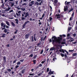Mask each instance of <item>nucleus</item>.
<instances>
[{"label": "nucleus", "mask_w": 77, "mask_h": 77, "mask_svg": "<svg viewBox=\"0 0 77 77\" xmlns=\"http://www.w3.org/2000/svg\"><path fill=\"white\" fill-rule=\"evenodd\" d=\"M76 43H77L76 41L75 42H72V44H76Z\"/></svg>", "instance_id": "45"}, {"label": "nucleus", "mask_w": 77, "mask_h": 77, "mask_svg": "<svg viewBox=\"0 0 77 77\" xmlns=\"http://www.w3.org/2000/svg\"><path fill=\"white\" fill-rule=\"evenodd\" d=\"M3 27H4V28H5L6 27V25L4 24V25L3 26Z\"/></svg>", "instance_id": "63"}, {"label": "nucleus", "mask_w": 77, "mask_h": 77, "mask_svg": "<svg viewBox=\"0 0 77 77\" xmlns=\"http://www.w3.org/2000/svg\"><path fill=\"white\" fill-rule=\"evenodd\" d=\"M75 30H77V26H75Z\"/></svg>", "instance_id": "64"}, {"label": "nucleus", "mask_w": 77, "mask_h": 77, "mask_svg": "<svg viewBox=\"0 0 77 77\" xmlns=\"http://www.w3.org/2000/svg\"><path fill=\"white\" fill-rule=\"evenodd\" d=\"M66 43V42L65 41H63L61 43V44H65Z\"/></svg>", "instance_id": "19"}, {"label": "nucleus", "mask_w": 77, "mask_h": 77, "mask_svg": "<svg viewBox=\"0 0 77 77\" xmlns=\"http://www.w3.org/2000/svg\"><path fill=\"white\" fill-rule=\"evenodd\" d=\"M34 1H31L28 4L29 6H32V5H34Z\"/></svg>", "instance_id": "3"}, {"label": "nucleus", "mask_w": 77, "mask_h": 77, "mask_svg": "<svg viewBox=\"0 0 77 77\" xmlns=\"http://www.w3.org/2000/svg\"><path fill=\"white\" fill-rule=\"evenodd\" d=\"M34 64H35L36 63V60H34L33 61Z\"/></svg>", "instance_id": "47"}, {"label": "nucleus", "mask_w": 77, "mask_h": 77, "mask_svg": "<svg viewBox=\"0 0 77 77\" xmlns=\"http://www.w3.org/2000/svg\"><path fill=\"white\" fill-rule=\"evenodd\" d=\"M11 25L13 26V27H15V23L13 22H11Z\"/></svg>", "instance_id": "13"}, {"label": "nucleus", "mask_w": 77, "mask_h": 77, "mask_svg": "<svg viewBox=\"0 0 77 77\" xmlns=\"http://www.w3.org/2000/svg\"><path fill=\"white\" fill-rule=\"evenodd\" d=\"M47 72H48L49 71V68H47Z\"/></svg>", "instance_id": "52"}, {"label": "nucleus", "mask_w": 77, "mask_h": 77, "mask_svg": "<svg viewBox=\"0 0 77 77\" xmlns=\"http://www.w3.org/2000/svg\"><path fill=\"white\" fill-rule=\"evenodd\" d=\"M43 51H44L43 50H42L40 52V54H42L43 53Z\"/></svg>", "instance_id": "42"}, {"label": "nucleus", "mask_w": 77, "mask_h": 77, "mask_svg": "<svg viewBox=\"0 0 77 77\" xmlns=\"http://www.w3.org/2000/svg\"><path fill=\"white\" fill-rule=\"evenodd\" d=\"M41 42H39L37 45V47H39V45H41Z\"/></svg>", "instance_id": "10"}, {"label": "nucleus", "mask_w": 77, "mask_h": 77, "mask_svg": "<svg viewBox=\"0 0 77 77\" xmlns=\"http://www.w3.org/2000/svg\"><path fill=\"white\" fill-rule=\"evenodd\" d=\"M12 12H14L13 10H11L8 13H12Z\"/></svg>", "instance_id": "29"}, {"label": "nucleus", "mask_w": 77, "mask_h": 77, "mask_svg": "<svg viewBox=\"0 0 77 77\" xmlns=\"http://www.w3.org/2000/svg\"><path fill=\"white\" fill-rule=\"evenodd\" d=\"M3 60L4 62H6V57L4 56L3 57Z\"/></svg>", "instance_id": "11"}, {"label": "nucleus", "mask_w": 77, "mask_h": 77, "mask_svg": "<svg viewBox=\"0 0 77 77\" xmlns=\"http://www.w3.org/2000/svg\"><path fill=\"white\" fill-rule=\"evenodd\" d=\"M23 6H24V5H27V4L26 3H24L22 4Z\"/></svg>", "instance_id": "43"}, {"label": "nucleus", "mask_w": 77, "mask_h": 77, "mask_svg": "<svg viewBox=\"0 0 77 77\" xmlns=\"http://www.w3.org/2000/svg\"><path fill=\"white\" fill-rule=\"evenodd\" d=\"M72 35L73 36V37H75V36H76V33L73 34Z\"/></svg>", "instance_id": "27"}, {"label": "nucleus", "mask_w": 77, "mask_h": 77, "mask_svg": "<svg viewBox=\"0 0 77 77\" xmlns=\"http://www.w3.org/2000/svg\"><path fill=\"white\" fill-rule=\"evenodd\" d=\"M42 73H40L39 74H38L37 75H38V76H40V75H42Z\"/></svg>", "instance_id": "36"}, {"label": "nucleus", "mask_w": 77, "mask_h": 77, "mask_svg": "<svg viewBox=\"0 0 77 77\" xmlns=\"http://www.w3.org/2000/svg\"><path fill=\"white\" fill-rule=\"evenodd\" d=\"M29 36H30V35L29 34H26L25 35V38L26 39H27L29 37Z\"/></svg>", "instance_id": "8"}, {"label": "nucleus", "mask_w": 77, "mask_h": 77, "mask_svg": "<svg viewBox=\"0 0 77 77\" xmlns=\"http://www.w3.org/2000/svg\"><path fill=\"white\" fill-rule=\"evenodd\" d=\"M33 56V54H31L29 56V57H32Z\"/></svg>", "instance_id": "32"}, {"label": "nucleus", "mask_w": 77, "mask_h": 77, "mask_svg": "<svg viewBox=\"0 0 77 77\" xmlns=\"http://www.w3.org/2000/svg\"><path fill=\"white\" fill-rule=\"evenodd\" d=\"M25 26H26V24L24 23V24H23L22 26L23 27V28H24V27H25Z\"/></svg>", "instance_id": "41"}, {"label": "nucleus", "mask_w": 77, "mask_h": 77, "mask_svg": "<svg viewBox=\"0 0 77 77\" xmlns=\"http://www.w3.org/2000/svg\"><path fill=\"white\" fill-rule=\"evenodd\" d=\"M4 32H5V33H6V32H7V29H5Z\"/></svg>", "instance_id": "39"}, {"label": "nucleus", "mask_w": 77, "mask_h": 77, "mask_svg": "<svg viewBox=\"0 0 77 77\" xmlns=\"http://www.w3.org/2000/svg\"><path fill=\"white\" fill-rule=\"evenodd\" d=\"M16 23L17 24H18V20L17 19H15Z\"/></svg>", "instance_id": "16"}, {"label": "nucleus", "mask_w": 77, "mask_h": 77, "mask_svg": "<svg viewBox=\"0 0 77 77\" xmlns=\"http://www.w3.org/2000/svg\"><path fill=\"white\" fill-rule=\"evenodd\" d=\"M7 70L8 71H11V69H7Z\"/></svg>", "instance_id": "57"}, {"label": "nucleus", "mask_w": 77, "mask_h": 77, "mask_svg": "<svg viewBox=\"0 0 77 77\" xmlns=\"http://www.w3.org/2000/svg\"><path fill=\"white\" fill-rule=\"evenodd\" d=\"M14 71H11V74H14Z\"/></svg>", "instance_id": "62"}, {"label": "nucleus", "mask_w": 77, "mask_h": 77, "mask_svg": "<svg viewBox=\"0 0 77 77\" xmlns=\"http://www.w3.org/2000/svg\"><path fill=\"white\" fill-rule=\"evenodd\" d=\"M18 1H15V3L16 4V6H18Z\"/></svg>", "instance_id": "30"}, {"label": "nucleus", "mask_w": 77, "mask_h": 77, "mask_svg": "<svg viewBox=\"0 0 77 77\" xmlns=\"http://www.w3.org/2000/svg\"><path fill=\"white\" fill-rule=\"evenodd\" d=\"M56 17H57V19L59 20L60 18H61V17H63V16L62 15L57 14L56 15Z\"/></svg>", "instance_id": "4"}, {"label": "nucleus", "mask_w": 77, "mask_h": 77, "mask_svg": "<svg viewBox=\"0 0 77 77\" xmlns=\"http://www.w3.org/2000/svg\"><path fill=\"white\" fill-rule=\"evenodd\" d=\"M5 35H6V34H2L1 37H2V38H5Z\"/></svg>", "instance_id": "12"}, {"label": "nucleus", "mask_w": 77, "mask_h": 77, "mask_svg": "<svg viewBox=\"0 0 77 77\" xmlns=\"http://www.w3.org/2000/svg\"><path fill=\"white\" fill-rule=\"evenodd\" d=\"M23 61H24V60H20V61L21 62H23Z\"/></svg>", "instance_id": "48"}, {"label": "nucleus", "mask_w": 77, "mask_h": 77, "mask_svg": "<svg viewBox=\"0 0 77 77\" xmlns=\"http://www.w3.org/2000/svg\"><path fill=\"white\" fill-rule=\"evenodd\" d=\"M24 71H25V70L23 69L22 71V74H24Z\"/></svg>", "instance_id": "33"}, {"label": "nucleus", "mask_w": 77, "mask_h": 77, "mask_svg": "<svg viewBox=\"0 0 77 77\" xmlns=\"http://www.w3.org/2000/svg\"><path fill=\"white\" fill-rule=\"evenodd\" d=\"M23 14H24V15H26L25 16V18H26L28 16H29V12H28L27 13L24 12L23 13Z\"/></svg>", "instance_id": "6"}, {"label": "nucleus", "mask_w": 77, "mask_h": 77, "mask_svg": "<svg viewBox=\"0 0 77 77\" xmlns=\"http://www.w3.org/2000/svg\"><path fill=\"white\" fill-rule=\"evenodd\" d=\"M33 75V74L30 73L29 74V75Z\"/></svg>", "instance_id": "61"}, {"label": "nucleus", "mask_w": 77, "mask_h": 77, "mask_svg": "<svg viewBox=\"0 0 77 77\" xmlns=\"http://www.w3.org/2000/svg\"><path fill=\"white\" fill-rule=\"evenodd\" d=\"M45 16V14H43L42 15V18H43V17H44V16Z\"/></svg>", "instance_id": "54"}, {"label": "nucleus", "mask_w": 77, "mask_h": 77, "mask_svg": "<svg viewBox=\"0 0 77 77\" xmlns=\"http://www.w3.org/2000/svg\"><path fill=\"white\" fill-rule=\"evenodd\" d=\"M46 38H47V36H45V37L43 38V41H45V39H46Z\"/></svg>", "instance_id": "37"}, {"label": "nucleus", "mask_w": 77, "mask_h": 77, "mask_svg": "<svg viewBox=\"0 0 77 77\" xmlns=\"http://www.w3.org/2000/svg\"><path fill=\"white\" fill-rule=\"evenodd\" d=\"M45 60H44V61H42L41 62V63L43 64L44 63H45Z\"/></svg>", "instance_id": "34"}, {"label": "nucleus", "mask_w": 77, "mask_h": 77, "mask_svg": "<svg viewBox=\"0 0 77 77\" xmlns=\"http://www.w3.org/2000/svg\"><path fill=\"white\" fill-rule=\"evenodd\" d=\"M1 27H3V26H4V23H1Z\"/></svg>", "instance_id": "25"}, {"label": "nucleus", "mask_w": 77, "mask_h": 77, "mask_svg": "<svg viewBox=\"0 0 77 77\" xmlns=\"http://www.w3.org/2000/svg\"><path fill=\"white\" fill-rule=\"evenodd\" d=\"M18 32V30H16V31L14 32V34H16Z\"/></svg>", "instance_id": "40"}, {"label": "nucleus", "mask_w": 77, "mask_h": 77, "mask_svg": "<svg viewBox=\"0 0 77 77\" xmlns=\"http://www.w3.org/2000/svg\"><path fill=\"white\" fill-rule=\"evenodd\" d=\"M72 28V27H68V31H70V30H71Z\"/></svg>", "instance_id": "17"}, {"label": "nucleus", "mask_w": 77, "mask_h": 77, "mask_svg": "<svg viewBox=\"0 0 77 77\" xmlns=\"http://www.w3.org/2000/svg\"><path fill=\"white\" fill-rule=\"evenodd\" d=\"M21 63H20V62H18L17 63V65H20V64Z\"/></svg>", "instance_id": "38"}, {"label": "nucleus", "mask_w": 77, "mask_h": 77, "mask_svg": "<svg viewBox=\"0 0 77 77\" xmlns=\"http://www.w3.org/2000/svg\"><path fill=\"white\" fill-rule=\"evenodd\" d=\"M72 56H77V54L76 53H74L72 54Z\"/></svg>", "instance_id": "31"}, {"label": "nucleus", "mask_w": 77, "mask_h": 77, "mask_svg": "<svg viewBox=\"0 0 77 77\" xmlns=\"http://www.w3.org/2000/svg\"><path fill=\"white\" fill-rule=\"evenodd\" d=\"M43 37H42L41 38V41H43Z\"/></svg>", "instance_id": "51"}, {"label": "nucleus", "mask_w": 77, "mask_h": 77, "mask_svg": "<svg viewBox=\"0 0 77 77\" xmlns=\"http://www.w3.org/2000/svg\"><path fill=\"white\" fill-rule=\"evenodd\" d=\"M64 12H66V11L68 10V7L67 6L64 7Z\"/></svg>", "instance_id": "7"}, {"label": "nucleus", "mask_w": 77, "mask_h": 77, "mask_svg": "<svg viewBox=\"0 0 77 77\" xmlns=\"http://www.w3.org/2000/svg\"><path fill=\"white\" fill-rule=\"evenodd\" d=\"M69 52H72V51H73V50H69Z\"/></svg>", "instance_id": "50"}, {"label": "nucleus", "mask_w": 77, "mask_h": 77, "mask_svg": "<svg viewBox=\"0 0 77 77\" xmlns=\"http://www.w3.org/2000/svg\"><path fill=\"white\" fill-rule=\"evenodd\" d=\"M69 62H70V60L69 59L68 60H67V62H68V63H69Z\"/></svg>", "instance_id": "53"}, {"label": "nucleus", "mask_w": 77, "mask_h": 77, "mask_svg": "<svg viewBox=\"0 0 77 77\" xmlns=\"http://www.w3.org/2000/svg\"><path fill=\"white\" fill-rule=\"evenodd\" d=\"M49 74H54V72H49Z\"/></svg>", "instance_id": "18"}, {"label": "nucleus", "mask_w": 77, "mask_h": 77, "mask_svg": "<svg viewBox=\"0 0 77 77\" xmlns=\"http://www.w3.org/2000/svg\"><path fill=\"white\" fill-rule=\"evenodd\" d=\"M33 38H34V41H36V34H34V36Z\"/></svg>", "instance_id": "15"}, {"label": "nucleus", "mask_w": 77, "mask_h": 77, "mask_svg": "<svg viewBox=\"0 0 77 77\" xmlns=\"http://www.w3.org/2000/svg\"><path fill=\"white\" fill-rule=\"evenodd\" d=\"M61 55L62 57H63L64 56V55H63V54H61Z\"/></svg>", "instance_id": "55"}, {"label": "nucleus", "mask_w": 77, "mask_h": 77, "mask_svg": "<svg viewBox=\"0 0 77 77\" xmlns=\"http://www.w3.org/2000/svg\"><path fill=\"white\" fill-rule=\"evenodd\" d=\"M52 20H53V18H52V17H49V21H52Z\"/></svg>", "instance_id": "22"}, {"label": "nucleus", "mask_w": 77, "mask_h": 77, "mask_svg": "<svg viewBox=\"0 0 77 77\" xmlns=\"http://www.w3.org/2000/svg\"><path fill=\"white\" fill-rule=\"evenodd\" d=\"M5 23L6 24L8 25V26H10V24H9V22H8V21H6Z\"/></svg>", "instance_id": "9"}, {"label": "nucleus", "mask_w": 77, "mask_h": 77, "mask_svg": "<svg viewBox=\"0 0 77 77\" xmlns=\"http://www.w3.org/2000/svg\"><path fill=\"white\" fill-rule=\"evenodd\" d=\"M30 23V21H27L24 24H25V25H26V24H27V23Z\"/></svg>", "instance_id": "21"}, {"label": "nucleus", "mask_w": 77, "mask_h": 77, "mask_svg": "<svg viewBox=\"0 0 77 77\" xmlns=\"http://www.w3.org/2000/svg\"><path fill=\"white\" fill-rule=\"evenodd\" d=\"M59 51H60V52H62L63 53H65L64 50L62 49H60L59 50V51L58 50H57L55 52L57 53V54H59Z\"/></svg>", "instance_id": "2"}, {"label": "nucleus", "mask_w": 77, "mask_h": 77, "mask_svg": "<svg viewBox=\"0 0 77 77\" xmlns=\"http://www.w3.org/2000/svg\"><path fill=\"white\" fill-rule=\"evenodd\" d=\"M71 11H72V9H71L69 11V12H71Z\"/></svg>", "instance_id": "49"}, {"label": "nucleus", "mask_w": 77, "mask_h": 77, "mask_svg": "<svg viewBox=\"0 0 77 77\" xmlns=\"http://www.w3.org/2000/svg\"><path fill=\"white\" fill-rule=\"evenodd\" d=\"M74 12H73L72 13V14L71 17L72 18H73V17H74Z\"/></svg>", "instance_id": "26"}, {"label": "nucleus", "mask_w": 77, "mask_h": 77, "mask_svg": "<svg viewBox=\"0 0 77 77\" xmlns=\"http://www.w3.org/2000/svg\"><path fill=\"white\" fill-rule=\"evenodd\" d=\"M61 48L62 47H61V46L60 45H59L58 46V49L59 48L60 49V48Z\"/></svg>", "instance_id": "23"}, {"label": "nucleus", "mask_w": 77, "mask_h": 77, "mask_svg": "<svg viewBox=\"0 0 77 77\" xmlns=\"http://www.w3.org/2000/svg\"><path fill=\"white\" fill-rule=\"evenodd\" d=\"M35 5H37V6H38L39 5V2H36L35 3Z\"/></svg>", "instance_id": "24"}, {"label": "nucleus", "mask_w": 77, "mask_h": 77, "mask_svg": "<svg viewBox=\"0 0 77 77\" xmlns=\"http://www.w3.org/2000/svg\"><path fill=\"white\" fill-rule=\"evenodd\" d=\"M25 20V18L24 17H22V18H21L22 21H23V20Z\"/></svg>", "instance_id": "28"}, {"label": "nucleus", "mask_w": 77, "mask_h": 77, "mask_svg": "<svg viewBox=\"0 0 77 77\" xmlns=\"http://www.w3.org/2000/svg\"><path fill=\"white\" fill-rule=\"evenodd\" d=\"M18 67H19V66H18V65H17L16 66V68H18Z\"/></svg>", "instance_id": "56"}, {"label": "nucleus", "mask_w": 77, "mask_h": 77, "mask_svg": "<svg viewBox=\"0 0 77 77\" xmlns=\"http://www.w3.org/2000/svg\"><path fill=\"white\" fill-rule=\"evenodd\" d=\"M72 18H73V17H71L70 18V19H69L70 21H71V20H72Z\"/></svg>", "instance_id": "59"}, {"label": "nucleus", "mask_w": 77, "mask_h": 77, "mask_svg": "<svg viewBox=\"0 0 77 77\" xmlns=\"http://www.w3.org/2000/svg\"><path fill=\"white\" fill-rule=\"evenodd\" d=\"M54 3H55V4H56V3H57L58 2L57 0H54Z\"/></svg>", "instance_id": "20"}, {"label": "nucleus", "mask_w": 77, "mask_h": 77, "mask_svg": "<svg viewBox=\"0 0 77 77\" xmlns=\"http://www.w3.org/2000/svg\"><path fill=\"white\" fill-rule=\"evenodd\" d=\"M14 2H9V5L10 6H11V7H13L14 6Z\"/></svg>", "instance_id": "5"}, {"label": "nucleus", "mask_w": 77, "mask_h": 77, "mask_svg": "<svg viewBox=\"0 0 77 77\" xmlns=\"http://www.w3.org/2000/svg\"><path fill=\"white\" fill-rule=\"evenodd\" d=\"M52 44L53 45H56V43H58V44H60V38H59L58 39H57L56 37L55 36H53V37L52 38Z\"/></svg>", "instance_id": "1"}, {"label": "nucleus", "mask_w": 77, "mask_h": 77, "mask_svg": "<svg viewBox=\"0 0 77 77\" xmlns=\"http://www.w3.org/2000/svg\"><path fill=\"white\" fill-rule=\"evenodd\" d=\"M41 3H44V1H43V0H41Z\"/></svg>", "instance_id": "46"}, {"label": "nucleus", "mask_w": 77, "mask_h": 77, "mask_svg": "<svg viewBox=\"0 0 77 77\" xmlns=\"http://www.w3.org/2000/svg\"><path fill=\"white\" fill-rule=\"evenodd\" d=\"M54 50V47L51 48L50 50V51H53V50Z\"/></svg>", "instance_id": "14"}, {"label": "nucleus", "mask_w": 77, "mask_h": 77, "mask_svg": "<svg viewBox=\"0 0 77 77\" xmlns=\"http://www.w3.org/2000/svg\"><path fill=\"white\" fill-rule=\"evenodd\" d=\"M1 15L2 17H6V16H5V14H1Z\"/></svg>", "instance_id": "35"}, {"label": "nucleus", "mask_w": 77, "mask_h": 77, "mask_svg": "<svg viewBox=\"0 0 77 77\" xmlns=\"http://www.w3.org/2000/svg\"><path fill=\"white\" fill-rule=\"evenodd\" d=\"M34 70V69H32L31 70V71H32V72H33Z\"/></svg>", "instance_id": "60"}, {"label": "nucleus", "mask_w": 77, "mask_h": 77, "mask_svg": "<svg viewBox=\"0 0 77 77\" xmlns=\"http://www.w3.org/2000/svg\"><path fill=\"white\" fill-rule=\"evenodd\" d=\"M42 66V65L41 64H40L39 65V67H41V66Z\"/></svg>", "instance_id": "44"}, {"label": "nucleus", "mask_w": 77, "mask_h": 77, "mask_svg": "<svg viewBox=\"0 0 77 77\" xmlns=\"http://www.w3.org/2000/svg\"><path fill=\"white\" fill-rule=\"evenodd\" d=\"M49 41V42H52V40H51V39H50Z\"/></svg>", "instance_id": "58"}]
</instances>
